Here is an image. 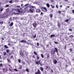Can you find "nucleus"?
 Instances as JSON below:
<instances>
[{"mask_svg":"<svg viewBox=\"0 0 74 74\" xmlns=\"http://www.w3.org/2000/svg\"><path fill=\"white\" fill-rule=\"evenodd\" d=\"M23 4H21V8H23L24 6H23ZM22 6H23V7H22Z\"/></svg>","mask_w":74,"mask_h":74,"instance_id":"46","label":"nucleus"},{"mask_svg":"<svg viewBox=\"0 0 74 74\" xmlns=\"http://www.w3.org/2000/svg\"><path fill=\"white\" fill-rule=\"evenodd\" d=\"M27 42V45H29L30 44V43L29 42Z\"/></svg>","mask_w":74,"mask_h":74,"instance_id":"57","label":"nucleus"},{"mask_svg":"<svg viewBox=\"0 0 74 74\" xmlns=\"http://www.w3.org/2000/svg\"><path fill=\"white\" fill-rule=\"evenodd\" d=\"M41 56L42 58H44V55H43V54H41Z\"/></svg>","mask_w":74,"mask_h":74,"instance_id":"32","label":"nucleus"},{"mask_svg":"<svg viewBox=\"0 0 74 74\" xmlns=\"http://www.w3.org/2000/svg\"><path fill=\"white\" fill-rule=\"evenodd\" d=\"M36 58L37 59H39V56H38H38H36Z\"/></svg>","mask_w":74,"mask_h":74,"instance_id":"37","label":"nucleus"},{"mask_svg":"<svg viewBox=\"0 0 74 74\" xmlns=\"http://www.w3.org/2000/svg\"><path fill=\"white\" fill-rule=\"evenodd\" d=\"M7 60L8 61V62H9V63H11V60H10L9 59L7 58Z\"/></svg>","mask_w":74,"mask_h":74,"instance_id":"15","label":"nucleus"},{"mask_svg":"<svg viewBox=\"0 0 74 74\" xmlns=\"http://www.w3.org/2000/svg\"><path fill=\"white\" fill-rule=\"evenodd\" d=\"M6 54H7V53L6 52L4 53V55H6Z\"/></svg>","mask_w":74,"mask_h":74,"instance_id":"55","label":"nucleus"},{"mask_svg":"<svg viewBox=\"0 0 74 74\" xmlns=\"http://www.w3.org/2000/svg\"><path fill=\"white\" fill-rule=\"evenodd\" d=\"M48 66H46V70H48Z\"/></svg>","mask_w":74,"mask_h":74,"instance_id":"34","label":"nucleus"},{"mask_svg":"<svg viewBox=\"0 0 74 74\" xmlns=\"http://www.w3.org/2000/svg\"><path fill=\"white\" fill-rule=\"evenodd\" d=\"M49 16H50V18H52L53 16V14H50Z\"/></svg>","mask_w":74,"mask_h":74,"instance_id":"21","label":"nucleus"},{"mask_svg":"<svg viewBox=\"0 0 74 74\" xmlns=\"http://www.w3.org/2000/svg\"><path fill=\"white\" fill-rule=\"evenodd\" d=\"M42 8H41V9H42V11H43L44 12H45V10H43V9H42Z\"/></svg>","mask_w":74,"mask_h":74,"instance_id":"53","label":"nucleus"},{"mask_svg":"<svg viewBox=\"0 0 74 74\" xmlns=\"http://www.w3.org/2000/svg\"><path fill=\"white\" fill-rule=\"evenodd\" d=\"M46 6L48 8H49V7L50 6V5H49V4L48 3H47L46 4Z\"/></svg>","mask_w":74,"mask_h":74,"instance_id":"12","label":"nucleus"},{"mask_svg":"<svg viewBox=\"0 0 74 74\" xmlns=\"http://www.w3.org/2000/svg\"><path fill=\"white\" fill-rule=\"evenodd\" d=\"M42 8L45 10V12H47V8H46L45 7H42Z\"/></svg>","mask_w":74,"mask_h":74,"instance_id":"7","label":"nucleus"},{"mask_svg":"<svg viewBox=\"0 0 74 74\" xmlns=\"http://www.w3.org/2000/svg\"><path fill=\"white\" fill-rule=\"evenodd\" d=\"M34 4H38V2L36 1V2H34Z\"/></svg>","mask_w":74,"mask_h":74,"instance_id":"16","label":"nucleus"},{"mask_svg":"<svg viewBox=\"0 0 74 74\" xmlns=\"http://www.w3.org/2000/svg\"><path fill=\"white\" fill-rule=\"evenodd\" d=\"M40 21H42L43 20H42V17H40Z\"/></svg>","mask_w":74,"mask_h":74,"instance_id":"45","label":"nucleus"},{"mask_svg":"<svg viewBox=\"0 0 74 74\" xmlns=\"http://www.w3.org/2000/svg\"><path fill=\"white\" fill-rule=\"evenodd\" d=\"M51 72L52 73H53V70L52 69H51Z\"/></svg>","mask_w":74,"mask_h":74,"instance_id":"62","label":"nucleus"},{"mask_svg":"<svg viewBox=\"0 0 74 74\" xmlns=\"http://www.w3.org/2000/svg\"><path fill=\"white\" fill-rule=\"evenodd\" d=\"M32 25L34 27H36L38 25V24L36 23H34L32 24Z\"/></svg>","mask_w":74,"mask_h":74,"instance_id":"2","label":"nucleus"},{"mask_svg":"<svg viewBox=\"0 0 74 74\" xmlns=\"http://www.w3.org/2000/svg\"><path fill=\"white\" fill-rule=\"evenodd\" d=\"M29 3H27L26 4H25V7H26V6H27V5H29Z\"/></svg>","mask_w":74,"mask_h":74,"instance_id":"47","label":"nucleus"},{"mask_svg":"<svg viewBox=\"0 0 74 74\" xmlns=\"http://www.w3.org/2000/svg\"><path fill=\"white\" fill-rule=\"evenodd\" d=\"M36 34H35V36L33 37V38H36Z\"/></svg>","mask_w":74,"mask_h":74,"instance_id":"42","label":"nucleus"},{"mask_svg":"<svg viewBox=\"0 0 74 74\" xmlns=\"http://www.w3.org/2000/svg\"><path fill=\"white\" fill-rule=\"evenodd\" d=\"M22 63H23V64H25V62H22Z\"/></svg>","mask_w":74,"mask_h":74,"instance_id":"61","label":"nucleus"},{"mask_svg":"<svg viewBox=\"0 0 74 74\" xmlns=\"http://www.w3.org/2000/svg\"><path fill=\"white\" fill-rule=\"evenodd\" d=\"M9 7V5H7L5 6V7Z\"/></svg>","mask_w":74,"mask_h":74,"instance_id":"49","label":"nucleus"},{"mask_svg":"<svg viewBox=\"0 0 74 74\" xmlns=\"http://www.w3.org/2000/svg\"><path fill=\"white\" fill-rule=\"evenodd\" d=\"M51 7L52 8H55L54 5H51Z\"/></svg>","mask_w":74,"mask_h":74,"instance_id":"23","label":"nucleus"},{"mask_svg":"<svg viewBox=\"0 0 74 74\" xmlns=\"http://www.w3.org/2000/svg\"><path fill=\"white\" fill-rule=\"evenodd\" d=\"M64 49H66V46H65V47L64 48Z\"/></svg>","mask_w":74,"mask_h":74,"instance_id":"56","label":"nucleus"},{"mask_svg":"<svg viewBox=\"0 0 74 74\" xmlns=\"http://www.w3.org/2000/svg\"><path fill=\"white\" fill-rule=\"evenodd\" d=\"M7 53H9V52H10V50L7 49L6 50Z\"/></svg>","mask_w":74,"mask_h":74,"instance_id":"27","label":"nucleus"},{"mask_svg":"<svg viewBox=\"0 0 74 74\" xmlns=\"http://www.w3.org/2000/svg\"><path fill=\"white\" fill-rule=\"evenodd\" d=\"M17 11H18V12H19V13H20V12H21V11L20 9H18L17 10Z\"/></svg>","mask_w":74,"mask_h":74,"instance_id":"26","label":"nucleus"},{"mask_svg":"<svg viewBox=\"0 0 74 74\" xmlns=\"http://www.w3.org/2000/svg\"><path fill=\"white\" fill-rule=\"evenodd\" d=\"M69 19H67L65 20V22H69Z\"/></svg>","mask_w":74,"mask_h":74,"instance_id":"29","label":"nucleus"},{"mask_svg":"<svg viewBox=\"0 0 74 74\" xmlns=\"http://www.w3.org/2000/svg\"><path fill=\"white\" fill-rule=\"evenodd\" d=\"M16 7H17V8H20L21 7V6L17 5L16 6Z\"/></svg>","mask_w":74,"mask_h":74,"instance_id":"40","label":"nucleus"},{"mask_svg":"<svg viewBox=\"0 0 74 74\" xmlns=\"http://www.w3.org/2000/svg\"><path fill=\"white\" fill-rule=\"evenodd\" d=\"M26 71H27V72L28 73H29V69L27 68H26L25 70Z\"/></svg>","mask_w":74,"mask_h":74,"instance_id":"17","label":"nucleus"},{"mask_svg":"<svg viewBox=\"0 0 74 74\" xmlns=\"http://www.w3.org/2000/svg\"><path fill=\"white\" fill-rule=\"evenodd\" d=\"M8 70H7V69H6L5 71L4 72V73H6V72H7Z\"/></svg>","mask_w":74,"mask_h":74,"instance_id":"58","label":"nucleus"},{"mask_svg":"<svg viewBox=\"0 0 74 74\" xmlns=\"http://www.w3.org/2000/svg\"><path fill=\"white\" fill-rule=\"evenodd\" d=\"M40 69L41 70V71H44V68H43L42 67H40Z\"/></svg>","mask_w":74,"mask_h":74,"instance_id":"13","label":"nucleus"},{"mask_svg":"<svg viewBox=\"0 0 74 74\" xmlns=\"http://www.w3.org/2000/svg\"><path fill=\"white\" fill-rule=\"evenodd\" d=\"M47 58H49V55L48 54L47 55Z\"/></svg>","mask_w":74,"mask_h":74,"instance_id":"48","label":"nucleus"},{"mask_svg":"<svg viewBox=\"0 0 74 74\" xmlns=\"http://www.w3.org/2000/svg\"><path fill=\"white\" fill-rule=\"evenodd\" d=\"M6 16H4V15H2L1 16H0V18L1 19H2L3 18H4Z\"/></svg>","mask_w":74,"mask_h":74,"instance_id":"8","label":"nucleus"},{"mask_svg":"<svg viewBox=\"0 0 74 74\" xmlns=\"http://www.w3.org/2000/svg\"><path fill=\"white\" fill-rule=\"evenodd\" d=\"M28 12L31 13H33V11L32 10L30 9L29 10Z\"/></svg>","mask_w":74,"mask_h":74,"instance_id":"9","label":"nucleus"},{"mask_svg":"<svg viewBox=\"0 0 74 74\" xmlns=\"http://www.w3.org/2000/svg\"><path fill=\"white\" fill-rule=\"evenodd\" d=\"M17 10L16 9H13L12 10V11H16Z\"/></svg>","mask_w":74,"mask_h":74,"instance_id":"24","label":"nucleus"},{"mask_svg":"<svg viewBox=\"0 0 74 74\" xmlns=\"http://www.w3.org/2000/svg\"><path fill=\"white\" fill-rule=\"evenodd\" d=\"M0 66L2 67L3 66V64H0Z\"/></svg>","mask_w":74,"mask_h":74,"instance_id":"51","label":"nucleus"},{"mask_svg":"<svg viewBox=\"0 0 74 74\" xmlns=\"http://www.w3.org/2000/svg\"><path fill=\"white\" fill-rule=\"evenodd\" d=\"M34 54H35V55H37V52H36L35 51H34Z\"/></svg>","mask_w":74,"mask_h":74,"instance_id":"28","label":"nucleus"},{"mask_svg":"<svg viewBox=\"0 0 74 74\" xmlns=\"http://www.w3.org/2000/svg\"><path fill=\"white\" fill-rule=\"evenodd\" d=\"M58 26L59 28H60V24L59 23H58Z\"/></svg>","mask_w":74,"mask_h":74,"instance_id":"14","label":"nucleus"},{"mask_svg":"<svg viewBox=\"0 0 74 74\" xmlns=\"http://www.w3.org/2000/svg\"><path fill=\"white\" fill-rule=\"evenodd\" d=\"M53 62L55 64H56V63H57V60H55L53 61Z\"/></svg>","mask_w":74,"mask_h":74,"instance_id":"10","label":"nucleus"},{"mask_svg":"<svg viewBox=\"0 0 74 74\" xmlns=\"http://www.w3.org/2000/svg\"><path fill=\"white\" fill-rule=\"evenodd\" d=\"M41 11L40 9H37L36 10V12L37 13H40L41 12Z\"/></svg>","mask_w":74,"mask_h":74,"instance_id":"5","label":"nucleus"},{"mask_svg":"<svg viewBox=\"0 0 74 74\" xmlns=\"http://www.w3.org/2000/svg\"><path fill=\"white\" fill-rule=\"evenodd\" d=\"M51 53H52V54H55L56 51L55 50L52 49L51 50Z\"/></svg>","mask_w":74,"mask_h":74,"instance_id":"1","label":"nucleus"},{"mask_svg":"<svg viewBox=\"0 0 74 74\" xmlns=\"http://www.w3.org/2000/svg\"><path fill=\"white\" fill-rule=\"evenodd\" d=\"M69 50L70 51V52H72L73 51V49H69Z\"/></svg>","mask_w":74,"mask_h":74,"instance_id":"41","label":"nucleus"},{"mask_svg":"<svg viewBox=\"0 0 74 74\" xmlns=\"http://www.w3.org/2000/svg\"><path fill=\"white\" fill-rule=\"evenodd\" d=\"M13 23L12 22L10 24L9 26H10L11 27L13 25Z\"/></svg>","mask_w":74,"mask_h":74,"instance_id":"19","label":"nucleus"},{"mask_svg":"<svg viewBox=\"0 0 74 74\" xmlns=\"http://www.w3.org/2000/svg\"><path fill=\"white\" fill-rule=\"evenodd\" d=\"M36 64H39V63H38V62L36 61Z\"/></svg>","mask_w":74,"mask_h":74,"instance_id":"38","label":"nucleus"},{"mask_svg":"<svg viewBox=\"0 0 74 74\" xmlns=\"http://www.w3.org/2000/svg\"><path fill=\"white\" fill-rule=\"evenodd\" d=\"M13 56H11L10 57V58L11 59V58H13Z\"/></svg>","mask_w":74,"mask_h":74,"instance_id":"60","label":"nucleus"},{"mask_svg":"<svg viewBox=\"0 0 74 74\" xmlns=\"http://www.w3.org/2000/svg\"><path fill=\"white\" fill-rule=\"evenodd\" d=\"M13 14L14 15H19V13L15 12H13Z\"/></svg>","mask_w":74,"mask_h":74,"instance_id":"22","label":"nucleus"},{"mask_svg":"<svg viewBox=\"0 0 74 74\" xmlns=\"http://www.w3.org/2000/svg\"><path fill=\"white\" fill-rule=\"evenodd\" d=\"M4 47L5 48H7V49H8V46H7L6 45H5L4 46Z\"/></svg>","mask_w":74,"mask_h":74,"instance_id":"20","label":"nucleus"},{"mask_svg":"<svg viewBox=\"0 0 74 74\" xmlns=\"http://www.w3.org/2000/svg\"><path fill=\"white\" fill-rule=\"evenodd\" d=\"M69 31H71H71H72V29H69Z\"/></svg>","mask_w":74,"mask_h":74,"instance_id":"54","label":"nucleus"},{"mask_svg":"<svg viewBox=\"0 0 74 74\" xmlns=\"http://www.w3.org/2000/svg\"><path fill=\"white\" fill-rule=\"evenodd\" d=\"M21 42L22 43L23 42H27L25 40H22L21 41Z\"/></svg>","mask_w":74,"mask_h":74,"instance_id":"11","label":"nucleus"},{"mask_svg":"<svg viewBox=\"0 0 74 74\" xmlns=\"http://www.w3.org/2000/svg\"><path fill=\"white\" fill-rule=\"evenodd\" d=\"M35 74H41V71H40L39 69H38L37 71L36 72Z\"/></svg>","mask_w":74,"mask_h":74,"instance_id":"3","label":"nucleus"},{"mask_svg":"<svg viewBox=\"0 0 74 74\" xmlns=\"http://www.w3.org/2000/svg\"><path fill=\"white\" fill-rule=\"evenodd\" d=\"M54 42L55 44H58V42H55V41H54Z\"/></svg>","mask_w":74,"mask_h":74,"instance_id":"30","label":"nucleus"},{"mask_svg":"<svg viewBox=\"0 0 74 74\" xmlns=\"http://www.w3.org/2000/svg\"><path fill=\"white\" fill-rule=\"evenodd\" d=\"M20 54L22 56V57H23L24 56V54L23 53V52L22 51H20Z\"/></svg>","mask_w":74,"mask_h":74,"instance_id":"4","label":"nucleus"},{"mask_svg":"<svg viewBox=\"0 0 74 74\" xmlns=\"http://www.w3.org/2000/svg\"><path fill=\"white\" fill-rule=\"evenodd\" d=\"M14 71H17V72L18 71V70L16 69H14Z\"/></svg>","mask_w":74,"mask_h":74,"instance_id":"43","label":"nucleus"},{"mask_svg":"<svg viewBox=\"0 0 74 74\" xmlns=\"http://www.w3.org/2000/svg\"><path fill=\"white\" fill-rule=\"evenodd\" d=\"M37 46H39V43H37Z\"/></svg>","mask_w":74,"mask_h":74,"instance_id":"59","label":"nucleus"},{"mask_svg":"<svg viewBox=\"0 0 74 74\" xmlns=\"http://www.w3.org/2000/svg\"><path fill=\"white\" fill-rule=\"evenodd\" d=\"M9 3H11V4H12V0H11L9 1Z\"/></svg>","mask_w":74,"mask_h":74,"instance_id":"39","label":"nucleus"},{"mask_svg":"<svg viewBox=\"0 0 74 74\" xmlns=\"http://www.w3.org/2000/svg\"><path fill=\"white\" fill-rule=\"evenodd\" d=\"M43 14H44V13H42V12H41V14H40V15H42Z\"/></svg>","mask_w":74,"mask_h":74,"instance_id":"35","label":"nucleus"},{"mask_svg":"<svg viewBox=\"0 0 74 74\" xmlns=\"http://www.w3.org/2000/svg\"><path fill=\"white\" fill-rule=\"evenodd\" d=\"M55 35L54 34H52L50 35L51 37H55Z\"/></svg>","mask_w":74,"mask_h":74,"instance_id":"18","label":"nucleus"},{"mask_svg":"<svg viewBox=\"0 0 74 74\" xmlns=\"http://www.w3.org/2000/svg\"><path fill=\"white\" fill-rule=\"evenodd\" d=\"M72 12L73 13H74V10H72Z\"/></svg>","mask_w":74,"mask_h":74,"instance_id":"64","label":"nucleus"},{"mask_svg":"<svg viewBox=\"0 0 74 74\" xmlns=\"http://www.w3.org/2000/svg\"><path fill=\"white\" fill-rule=\"evenodd\" d=\"M58 14H61V12L60 11H58Z\"/></svg>","mask_w":74,"mask_h":74,"instance_id":"50","label":"nucleus"},{"mask_svg":"<svg viewBox=\"0 0 74 74\" xmlns=\"http://www.w3.org/2000/svg\"><path fill=\"white\" fill-rule=\"evenodd\" d=\"M8 45L9 46H10V45H11V43H8Z\"/></svg>","mask_w":74,"mask_h":74,"instance_id":"63","label":"nucleus"},{"mask_svg":"<svg viewBox=\"0 0 74 74\" xmlns=\"http://www.w3.org/2000/svg\"><path fill=\"white\" fill-rule=\"evenodd\" d=\"M43 74H46L47 73V71H45L43 72Z\"/></svg>","mask_w":74,"mask_h":74,"instance_id":"33","label":"nucleus"},{"mask_svg":"<svg viewBox=\"0 0 74 74\" xmlns=\"http://www.w3.org/2000/svg\"><path fill=\"white\" fill-rule=\"evenodd\" d=\"M20 67L19 68V69H21L22 68V65H20Z\"/></svg>","mask_w":74,"mask_h":74,"instance_id":"25","label":"nucleus"},{"mask_svg":"<svg viewBox=\"0 0 74 74\" xmlns=\"http://www.w3.org/2000/svg\"><path fill=\"white\" fill-rule=\"evenodd\" d=\"M0 10H1V12H2V11L3 10V8H0Z\"/></svg>","mask_w":74,"mask_h":74,"instance_id":"31","label":"nucleus"},{"mask_svg":"<svg viewBox=\"0 0 74 74\" xmlns=\"http://www.w3.org/2000/svg\"><path fill=\"white\" fill-rule=\"evenodd\" d=\"M55 49L56 50V53H57V55H59V53H58V49H57V48L55 47Z\"/></svg>","mask_w":74,"mask_h":74,"instance_id":"6","label":"nucleus"},{"mask_svg":"<svg viewBox=\"0 0 74 74\" xmlns=\"http://www.w3.org/2000/svg\"><path fill=\"white\" fill-rule=\"evenodd\" d=\"M18 62H19V63H21V60L19 59L18 60Z\"/></svg>","mask_w":74,"mask_h":74,"instance_id":"52","label":"nucleus"},{"mask_svg":"<svg viewBox=\"0 0 74 74\" xmlns=\"http://www.w3.org/2000/svg\"><path fill=\"white\" fill-rule=\"evenodd\" d=\"M38 16V14H36V15L34 16V17H36V16Z\"/></svg>","mask_w":74,"mask_h":74,"instance_id":"36","label":"nucleus"},{"mask_svg":"<svg viewBox=\"0 0 74 74\" xmlns=\"http://www.w3.org/2000/svg\"><path fill=\"white\" fill-rule=\"evenodd\" d=\"M69 37H71V38L73 37V35H71L69 36Z\"/></svg>","mask_w":74,"mask_h":74,"instance_id":"44","label":"nucleus"}]
</instances>
